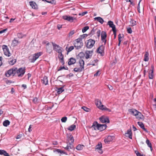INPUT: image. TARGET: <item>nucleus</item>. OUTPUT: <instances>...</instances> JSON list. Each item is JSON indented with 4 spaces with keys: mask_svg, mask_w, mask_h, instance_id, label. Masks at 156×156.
Here are the masks:
<instances>
[{
    "mask_svg": "<svg viewBox=\"0 0 156 156\" xmlns=\"http://www.w3.org/2000/svg\"><path fill=\"white\" fill-rule=\"evenodd\" d=\"M95 41L92 39H90L87 41V44L86 47L87 48H91L94 45L95 43Z\"/></svg>",
    "mask_w": 156,
    "mask_h": 156,
    "instance_id": "obj_5",
    "label": "nucleus"
},
{
    "mask_svg": "<svg viewBox=\"0 0 156 156\" xmlns=\"http://www.w3.org/2000/svg\"><path fill=\"white\" fill-rule=\"evenodd\" d=\"M76 59L73 58H71L69 59L68 64L69 65H71L75 64L76 62Z\"/></svg>",
    "mask_w": 156,
    "mask_h": 156,
    "instance_id": "obj_19",
    "label": "nucleus"
},
{
    "mask_svg": "<svg viewBox=\"0 0 156 156\" xmlns=\"http://www.w3.org/2000/svg\"><path fill=\"white\" fill-rule=\"evenodd\" d=\"M84 55H85L83 52H80L78 55V56L80 57L81 59L82 57L83 58Z\"/></svg>",
    "mask_w": 156,
    "mask_h": 156,
    "instance_id": "obj_49",
    "label": "nucleus"
},
{
    "mask_svg": "<svg viewBox=\"0 0 156 156\" xmlns=\"http://www.w3.org/2000/svg\"><path fill=\"white\" fill-rule=\"evenodd\" d=\"M95 103L98 108L101 110L104 105L102 104L101 101L98 99H96L95 100Z\"/></svg>",
    "mask_w": 156,
    "mask_h": 156,
    "instance_id": "obj_9",
    "label": "nucleus"
},
{
    "mask_svg": "<svg viewBox=\"0 0 156 156\" xmlns=\"http://www.w3.org/2000/svg\"><path fill=\"white\" fill-rule=\"evenodd\" d=\"M126 136H128L130 139H132V133L131 129H129L127 131L126 133H125Z\"/></svg>",
    "mask_w": 156,
    "mask_h": 156,
    "instance_id": "obj_14",
    "label": "nucleus"
},
{
    "mask_svg": "<svg viewBox=\"0 0 156 156\" xmlns=\"http://www.w3.org/2000/svg\"><path fill=\"white\" fill-rule=\"evenodd\" d=\"M74 75L72 73H70L69 74L66 76L67 77H71L73 76Z\"/></svg>",
    "mask_w": 156,
    "mask_h": 156,
    "instance_id": "obj_61",
    "label": "nucleus"
},
{
    "mask_svg": "<svg viewBox=\"0 0 156 156\" xmlns=\"http://www.w3.org/2000/svg\"><path fill=\"white\" fill-rule=\"evenodd\" d=\"M54 49L58 53H61L62 52L63 49L62 48L59 46L58 45L52 43Z\"/></svg>",
    "mask_w": 156,
    "mask_h": 156,
    "instance_id": "obj_4",
    "label": "nucleus"
},
{
    "mask_svg": "<svg viewBox=\"0 0 156 156\" xmlns=\"http://www.w3.org/2000/svg\"><path fill=\"white\" fill-rule=\"evenodd\" d=\"M28 14L30 15H32V16H35V15L32 12H31L30 11H29Z\"/></svg>",
    "mask_w": 156,
    "mask_h": 156,
    "instance_id": "obj_64",
    "label": "nucleus"
},
{
    "mask_svg": "<svg viewBox=\"0 0 156 156\" xmlns=\"http://www.w3.org/2000/svg\"><path fill=\"white\" fill-rule=\"evenodd\" d=\"M62 25L60 24H58L57 25V28L58 30H60V29L62 27Z\"/></svg>",
    "mask_w": 156,
    "mask_h": 156,
    "instance_id": "obj_62",
    "label": "nucleus"
},
{
    "mask_svg": "<svg viewBox=\"0 0 156 156\" xmlns=\"http://www.w3.org/2000/svg\"><path fill=\"white\" fill-rule=\"evenodd\" d=\"M67 136L69 144H72L73 143L74 141V139L72 135L70 134H67Z\"/></svg>",
    "mask_w": 156,
    "mask_h": 156,
    "instance_id": "obj_11",
    "label": "nucleus"
},
{
    "mask_svg": "<svg viewBox=\"0 0 156 156\" xmlns=\"http://www.w3.org/2000/svg\"><path fill=\"white\" fill-rule=\"evenodd\" d=\"M9 124L10 122L8 120L4 121L3 123V125L5 126H7Z\"/></svg>",
    "mask_w": 156,
    "mask_h": 156,
    "instance_id": "obj_37",
    "label": "nucleus"
},
{
    "mask_svg": "<svg viewBox=\"0 0 156 156\" xmlns=\"http://www.w3.org/2000/svg\"><path fill=\"white\" fill-rule=\"evenodd\" d=\"M0 154L3 155L5 156H9L6 151L2 150H0Z\"/></svg>",
    "mask_w": 156,
    "mask_h": 156,
    "instance_id": "obj_34",
    "label": "nucleus"
},
{
    "mask_svg": "<svg viewBox=\"0 0 156 156\" xmlns=\"http://www.w3.org/2000/svg\"><path fill=\"white\" fill-rule=\"evenodd\" d=\"M0 154L3 155L5 156H9L6 151L2 150H0Z\"/></svg>",
    "mask_w": 156,
    "mask_h": 156,
    "instance_id": "obj_33",
    "label": "nucleus"
},
{
    "mask_svg": "<svg viewBox=\"0 0 156 156\" xmlns=\"http://www.w3.org/2000/svg\"><path fill=\"white\" fill-rule=\"evenodd\" d=\"M101 110L102 111L106 110V111H107L109 112H111V111L110 109L107 108L105 106H104V107Z\"/></svg>",
    "mask_w": 156,
    "mask_h": 156,
    "instance_id": "obj_44",
    "label": "nucleus"
},
{
    "mask_svg": "<svg viewBox=\"0 0 156 156\" xmlns=\"http://www.w3.org/2000/svg\"><path fill=\"white\" fill-rule=\"evenodd\" d=\"M107 37L106 33L105 31H102L101 33V40L102 42L104 43V45L106 44L107 40L106 38Z\"/></svg>",
    "mask_w": 156,
    "mask_h": 156,
    "instance_id": "obj_6",
    "label": "nucleus"
},
{
    "mask_svg": "<svg viewBox=\"0 0 156 156\" xmlns=\"http://www.w3.org/2000/svg\"><path fill=\"white\" fill-rule=\"evenodd\" d=\"M16 59H12V58H11L9 59L8 62L9 64L12 65L16 62Z\"/></svg>",
    "mask_w": 156,
    "mask_h": 156,
    "instance_id": "obj_29",
    "label": "nucleus"
},
{
    "mask_svg": "<svg viewBox=\"0 0 156 156\" xmlns=\"http://www.w3.org/2000/svg\"><path fill=\"white\" fill-rule=\"evenodd\" d=\"M64 86H64L62 87L57 88V90L56 91H57V93L58 94H61L64 91L63 88Z\"/></svg>",
    "mask_w": 156,
    "mask_h": 156,
    "instance_id": "obj_28",
    "label": "nucleus"
},
{
    "mask_svg": "<svg viewBox=\"0 0 156 156\" xmlns=\"http://www.w3.org/2000/svg\"><path fill=\"white\" fill-rule=\"evenodd\" d=\"M30 5L32 8L34 9H38L37 5L36 3L33 1H30L29 2Z\"/></svg>",
    "mask_w": 156,
    "mask_h": 156,
    "instance_id": "obj_20",
    "label": "nucleus"
},
{
    "mask_svg": "<svg viewBox=\"0 0 156 156\" xmlns=\"http://www.w3.org/2000/svg\"><path fill=\"white\" fill-rule=\"evenodd\" d=\"M94 20H97L98 22H100L101 24H103L104 22L103 19L100 17H97L94 18Z\"/></svg>",
    "mask_w": 156,
    "mask_h": 156,
    "instance_id": "obj_26",
    "label": "nucleus"
},
{
    "mask_svg": "<svg viewBox=\"0 0 156 156\" xmlns=\"http://www.w3.org/2000/svg\"><path fill=\"white\" fill-rule=\"evenodd\" d=\"M17 36L19 38H22L23 37L21 33H18L17 34Z\"/></svg>",
    "mask_w": 156,
    "mask_h": 156,
    "instance_id": "obj_57",
    "label": "nucleus"
},
{
    "mask_svg": "<svg viewBox=\"0 0 156 156\" xmlns=\"http://www.w3.org/2000/svg\"><path fill=\"white\" fill-rule=\"evenodd\" d=\"M138 113L137 115L136 116V118L138 119H144V116L140 112H138Z\"/></svg>",
    "mask_w": 156,
    "mask_h": 156,
    "instance_id": "obj_24",
    "label": "nucleus"
},
{
    "mask_svg": "<svg viewBox=\"0 0 156 156\" xmlns=\"http://www.w3.org/2000/svg\"><path fill=\"white\" fill-rule=\"evenodd\" d=\"M127 31L129 34H131L132 32V30L130 27L127 28Z\"/></svg>",
    "mask_w": 156,
    "mask_h": 156,
    "instance_id": "obj_52",
    "label": "nucleus"
},
{
    "mask_svg": "<svg viewBox=\"0 0 156 156\" xmlns=\"http://www.w3.org/2000/svg\"><path fill=\"white\" fill-rule=\"evenodd\" d=\"M41 81L43 84L45 85L48 84V77L46 76H44L43 79H42Z\"/></svg>",
    "mask_w": 156,
    "mask_h": 156,
    "instance_id": "obj_27",
    "label": "nucleus"
},
{
    "mask_svg": "<svg viewBox=\"0 0 156 156\" xmlns=\"http://www.w3.org/2000/svg\"><path fill=\"white\" fill-rule=\"evenodd\" d=\"M146 143L147 144L148 147H151L152 145L151 143L150 142V141L148 139H147L146 141Z\"/></svg>",
    "mask_w": 156,
    "mask_h": 156,
    "instance_id": "obj_43",
    "label": "nucleus"
},
{
    "mask_svg": "<svg viewBox=\"0 0 156 156\" xmlns=\"http://www.w3.org/2000/svg\"><path fill=\"white\" fill-rule=\"evenodd\" d=\"M89 29V27L88 26H85L84 27L82 30L83 33H85L86 31Z\"/></svg>",
    "mask_w": 156,
    "mask_h": 156,
    "instance_id": "obj_42",
    "label": "nucleus"
},
{
    "mask_svg": "<svg viewBox=\"0 0 156 156\" xmlns=\"http://www.w3.org/2000/svg\"><path fill=\"white\" fill-rule=\"evenodd\" d=\"M81 68H75L74 69L73 71L75 72H81L83 70Z\"/></svg>",
    "mask_w": 156,
    "mask_h": 156,
    "instance_id": "obj_41",
    "label": "nucleus"
},
{
    "mask_svg": "<svg viewBox=\"0 0 156 156\" xmlns=\"http://www.w3.org/2000/svg\"><path fill=\"white\" fill-rule=\"evenodd\" d=\"M151 68L152 69V70H151V73H149V78L150 79H152L153 78L154 75H153V72H154V67L153 66H151Z\"/></svg>",
    "mask_w": 156,
    "mask_h": 156,
    "instance_id": "obj_32",
    "label": "nucleus"
},
{
    "mask_svg": "<svg viewBox=\"0 0 156 156\" xmlns=\"http://www.w3.org/2000/svg\"><path fill=\"white\" fill-rule=\"evenodd\" d=\"M130 22V25L132 26H133L136 25V21L133 19H131Z\"/></svg>",
    "mask_w": 156,
    "mask_h": 156,
    "instance_id": "obj_38",
    "label": "nucleus"
},
{
    "mask_svg": "<svg viewBox=\"0 0 156 156\" xmlns=\"http://www.w3.org/2000/svg\"><path fill=\"white\" fill-rule=\"evenodd\" d=\"M2 48L5 55L8 57H9L11 55L7 46L4 45L2 46Z\"/></svg>",
    "mask_w": 156,
    "mask_h": 156,
    "instance_id": "obj_2",
    "label": "nucleus"
},
{
    "mask_svg": "<svg viewBox=\"0 0 156 156\" xmlns=\"http://www.w3.org/2000/svg\"><path fill=\"white\" fill-rule=\"evenodd\" d=\"M83 43L82 42H75L74 44V46L76 49H78L80 48L83 46Z\"/></svg>",
    "mask_w": 156,
    "mask_h": 156,
    "instance_id": "obj_13",
    "label": "nucleus"
},
{
    "mask_svg": "<svg viewBox=\"0 0 156 156\" xmlns=\"http://www.w3.org/2000/svg\"><path fill=\"white\" fill-rule=\"evenodd\" d=\"M76 42H82V38L81 37H79L78 39H77L76 40Z\"/></svg>",
    "mask_w": 156,
    "mask_h": 156,
    "instance_id": "obj_51",
    "label": "nucleus"
},
{
    "mask_svg": "<svg viewBox=\"0 0 156 156\" xmlns=\"http://www.w3.org/2000/svg\"><path fill=\"white\" fill-rule=\"evenodd\" d=\"M97 36L99 38L100 35L101 34V30H99L97 32Z\"/></svg>",
    "mask_w": 156,
    "mask_h": 156,
    "instance_id": "obj_56",
    "label": "nucleus"
},
{
    "mask_svg": "<svg viewBox=\"0 0 156 156\" xmlns=\"http://www.w3.org/2000/svg\"><path fill=\"white\" fill-rule=\"evenodd\" d=\"M104 49L105 46L103 45H101L97 49V52L100 54L101 56H103L104 55Z\"/></svg>",
    "mask_w": 156,
    "mask_h": 156,
    "instance_id": "obj_7",
    "label": "nucleus"
},
{
    "mask_svg": "<svg viewBox=\"0 0 156 156\" xmlns=\"http://www.w3.org/2000/svg\"><path fill=\"white\" fill-rule=\"evenodd\" d=\"M108 87L110 90H112L113 89V87L111 85H108Z\"/></svg>",
    "mask_w": 156,
    "mask_h": 156,
    "instance_id": "obj_63",
    "label": "nucleus"
},
{
    "mask_svg": "<svg viewBox=\"0 0 156 156\" xmlns=\"http://www.w3.org/2000/svg\"><path fill=\"white\" fill-rule=\"evenodd\" d=\"M100 71L99 70H98L96 73L94 74V76H97L100 75Z\"/></svg>",
    "mask_w": 156,
    "mask_h": 156,
    "instance_id": "obj_53",
    "label": "nucleus"
},
{
    "mask_svg": "<svg viewBox=\"0 0 156 156\" xmlns=\"http://www.w3.org/2000/svg\"><path fill=\"white\" fill-rule=\"evenodd\" d=\"M108 25H109L110 27H111L112 30L116 29L115 25L111 21H109L108 22Z\"/></svg>",
    "mask_w": 156,
    "mask_h": 156,
    "instance_id": "obj_22",
    "label": "nucleus"
},
{
    "mask_svg": "<svg viewBox=\"0 0 156 156\" xmlns=\"http://www.w3.org/2000/svg\"><path fill=\"white\" fill-rule=\"evenodd\" d=\"M82 108L85 111L87 112H88L90 111V109L87 108L85 106H83L82 107Z\"/></svg>",
    "mask_w": 156,
    "mask_h": 156,
    "instance_id": "obj_48",
    "label": "nucleus"
},
{
    "mask_svg": "<svg viewBox=\"0 0 156 156\" xmlns=\"http://www.w3.org/2000/svg\"><path fill=\"white\" fill-rule=\"evenodd\" d=\"M62 18L64 20H67L70 22H73V20L74 19H75V18L67 15H64L63 16Z\"/></svg>",
    "mask_w": 156,
    "mask_h": 156,
    "instance_id": "obj_8",
    "label": "nucleus"
},
{
    "mask_svg": "<svg viewBox=\"0 0 156 156\" xmlns=\"http://www.w3.org/2000/svg\"><path fill=\"white\" fill-rule=\"evenodd\" d=\"M99 119L100 121L102 123H108L109 122L108 118L107 117H105L103 116H101Z\"/></svg>",
    "mask_w": 156,
    "mask_h": 156,
    "instance_id": "obj_10",
    "label": "nucleus"
},
{
    "mask_svg": "<svg viewBox=\"0 0 156 156\" xmlns=\"http://www.w3.org/2000/svg\"><path fill=\"white\" fill-rule=\"evenodd\" d=\"M107 127L106 124H99L98 127V130L100 131H102L106 129Z\"/></svg>",
    "mask_w": 156,
    "mask_h": 156,
    "instance_id": "obj_17",
    "label": "nucleus"
},
{
    "mask_svg": "<svg viewBox=\"0 0 156 156\" xmlns=\"http://www.w3.org/2000/svg\"><path fill=\"white\" fill-rule=\"evenodd\" d=\"M137 124L140 126V128L143 129L145 132H146L147 133L148 132V131L145 128L144 125L142 122H137Z\"/></svg>",
    "mask_w": 156,
    "mask_h": 156,
    "instance_id": "obj_25",
    "label": "nucleus"
},
{
    "mask_svg": "<svg viewBox=\"0 0 156 156\" xmlns=\"http://www.w3.org/2000/svg\"><path fill=\"white\" fill-rule=\"evenodd\" d=\"M79 63L80 65V68L83 69L84 68V62L83 60L81 58H80L79 60Z\"/></svg>",
    "mask_w": 156,
    "mask_h": 156,
    "instance_id": "obj_30",
    "label": "nucleus"
},
{
    "mask_svg": "<svg viewBox=\"0 0 156 156\" xmlns=\"http://www.w3.org/2000/svg\"><path fill=\"white\" fill-rule=\"evenodd\" d=\"M76 128V126L75 125H72L68 127L67 129L70 131H72L74 129H75Z\"/></svg>",
    "mask_w": 156,
    "mask_h": 156,
    "instance_id": "obj_36",
    "label": "nucleus"
},
{
    "mask_svg": "<svg viewBox=\"0 0 156 156\" xmlns=\"http://www.w3.org/2000/svg\"><path fill=\"white\" fill-rule=\"evenodd\" d=\"M74 47L73 46H72L70 47L67 50V53H68L69 52L73 50L74 49Z\"/></svg>",
    "mask_w": 156,
    "mask_h": 156,
    "instance_id": "obj_46",
    "label": "nucleus"
},
{
    "mask_svg": "<svg viewBox=\"0 0 156 156\" xmlns=\"http://www.w3.org/2000/svg\"><path fill=\"white\" fill-rule=\"evenodd\" d=\"M57 151L58 153H60L61 154H65V152L64 151H63L60 150L59 149H57Z\"/></svg>",
    "mask_w": 156,
    "mask_h": 156,
    "instance_id": "obj_59",
    "label": "nucleus"
},
{
    "mask_svg": "<svg viewBox=\"0 0 156 156\" xmlns=\"http://www.w3.org/2000/svg\"><path fill=\"white\" fill-rule=\"evenodd\" d=\"M75 33V31L74 30H72L69 33V36H70L73 34Z\"/></svg>",
    "mask_w": 156,
    "mask_h": 156,
    "instance_id": "obj_54",
    "label": "nucleus"
},
{
    "mask_svg": "<svg viewBox=\"0 0 156 156\" xmlns=\"http://www.w3.org/2000/svg\"><path fill=\"white\" fill-rule=\"evenodd\" d=\"M135 152L137 156H144L143 154H141L139 151H135Z\"/></svg>",
    "mask_w": 156,
    "mask_h": 156,
    "instance_id": "obj_50",
    "label": "nucleus"
},
{
    "mask_svg": "<svg viewBox=\"0 0 156 156\" xmlns=\"http://www.w3.org/2000/svg\"><path fill=\"white\" fill-rule=\"evenodd\" d=\"M114 138V136H108L107 138L104 140L105 143H109L110 142L112 141Z\"/></svg>",
    "mask_w": 156,
    "mask_h": 156,
    "instance_id": "obj_12",
    "label": "nucleus"
},
{
    "mask_svg": "<svg viewBox=\"0 0 156 156\" xmlns=\"http://www.w3.org/2000/svg\"><path fill=\"white\" fill-rule=\"evenodd\" d=\"M96 150L100 154H102L103 153V151L101 148L98 149Z\"/></svg>",
    "mask_w": 156,
    "mask_h": 156,
    "instance_id": "obj_58",
    "label": "nucleus"
},
{
    "mask_svg": "<svg viewBox=\"0 0 156 156\" xmlns=\"http://www.w3.org/2000/svg\"><path fill=\"white\" fill-rule=\"evenodd\" d=\"M93 51H87L85 52V57L86 59H88L91 57L92 55Z\"/></svg>",
    "mask_w": 156,
    "mask_h": 156,
    "instance_id": "obj_18",
    "label": "nucleus"
},
{
    "mask_svg": "<svg viewBox=\"0 0 156 156\" xmlns=\"http://www.w3.org/2000/svg\"><path fill=\"white\" fill-rule=\"evenodd\" d=\"M102 147V144L100 142L99 143L98 145H97L95 147V149L96 150L98 149L101 148Z\"/></svg>",
    "mask_w": 156,
    "mask_h": 156,
    "instance_id": "obj_40",
    "label": "nucleus"
},
{
    "mask_svg": "<svg viewBox=\"0 0 156 156\" xmlns=\"http://www.w3.org/2000/svg\"><path fill=\"white\" fill-rule=\"evenodd\" d=\"M148 53L147 52L145 54L144 56V60L145 61H148L149 60V58H148Z\"/></svg>",
    "mask_w": 156,
    "mask_h": 156,
    "instance_id": "obj_39",
    "label": "nucleus"
},
{
    "mask_svg": "<svg viewBox=\"0 0 156 156\" xmlns=\"http://www.w3.org/2000/svg\"><path fill=\"white\" fill-rule=\"evenodd\" d=\"M67 120V118L66 117H62L61 119V121L62 122H65Z\"/></svg>",
    "mask_w": 156,
    "mask_h": 156,
    "instance_id": "obj_47",
    "label": "nucleus"
},
{
    "mask_svg": "<svg viewBox=\"0 0 156 156\" xmlns=\"http://www.w3.org/2000/svg\"><path fill=\"white\" fill-rule=\"evenodd\" d=\"M20 43V42L18 40L15 38L12 41V45L13 46H15Z\"/></svg>",
    "mask_w": 156,
    "mask_h": 156,
    "instance_id": "obj_31",
    "label": "nucleus"
},
{
    "mask_svg": "<svg viewBox=\"0 0 156 156\" xmlns=\"http://www.w3.org/2000/svg\"><path fill=\"white\" fill-rule=\"evenodd\" d=\"M25 67H21L18 69L16 67L13 68L5 73V76L7 77H9L12 75L14 76L17 74L19 77H22L23 76L25 72Z\"/></svg>",
    "mask_w": 156,
    "mask_h": 156,
    "instance_id": "obj_1",
    "label": "nucleus"
},
{
    "mask_svg": "<svg viewBox=\"0 0 156 156\" xmlns=\"http://www.w3.org/2000/svg\"><path fill=\"white\" fill-rule=\"evenodd\" d=\"M95 30H94V28H93L91 31L90 32L89 34V35L91 36L93 35L94 34Z\"/></svg>",
    "mask_w": 156,
    "mask_h": 156,
    "instance_id": "obj_45",
    "label": "nucleus"
},
{
    "mask_svg": "<svg viewBox=\"0 0 156 156\" xmlns=\"http://www.w3.org/2000/svg\"><path fill=\"white\" fill-rule=\"evenodd\" d=\"M59 54L58 55V58L59 60H60V62L62 63V65L64 64V56L62 54V52L61 53H59Z\"/></svg>",
    "mask_w": 156,
    "mask_h": 156,
    "instance_id": "obj_21",
    "label": "nucleus"
},
{
    "mask_svg": "<svg viewBox=\"0 0 156 156\" xmlns=\"http://www.w3.org/2000/svg\"><path fill=\"white\" fill-rule=\"evenodd\" d=\"M97 122H94L91 128L94 130H98V127L99 126Z\"/></svg>",
    "mask_w": 156,
    "mask_h": 156,
    "instance_id": "obj_23",
    "label": "nucleus"
},
{
    "mask_svg": "<svg viewBox=\"0 0 156 156\" xmlns=\"http://www.w3.org/2000/svg\"><path fill=\"white\" fill-rule=\"evenodd\" d=\"M128 112L130 113L131 114L136 116L137 114L138 113V111L134 109H130L128 110Z\"/></svg>",
    "mask_w": 156,
    "mask_h": 156,
    "instance_id": "obj_15",
    "label": "nucleus"
},
{
    "mask_svg": "<svg viewBox=\"0 0 156 156\" xmlns=\"http://www.w3.org/2000/svg\"><path fill=\"white\" fill-rule=\"evenodd\" d=\"M42 54V53L41 52L35 53L33 55L32 58L30 59V62H34Z\"/></svg>",
    "mask_w": 156,
    "mask_h": 156,
    "instance_id": "obj_3",
    "label": "nucleus"
},
{
    "mask_svg": "<svg viewBox=\"0 0 156 156\" xmlns=\"http://www.w3.org/2000/svg\"><path fill=\"white\" fill-rule=\"evenodd\" d=\"M63 69H65L67 70L68 69V68H67V69H66V68H65V67L64 66H63V67L61 66L58 69V71H59L60 70H62Z\"/></svg>",
    "mask_w": 156,
    "mask_h": 156,
    "instance_id": "obj_55",
    "label": "nucleus"
},
{
    "mask_svg": "<svg viewBox=\"0 0 156 156\" xmlns=\"http://www.w3.org/2000/svg\"><path fill=\"white\" fill-rule=\"evenodd\" d=\"M113 32V34L114 35V38H115L116 36V29L112 30Z\"/></svg>",
    "mask_w": 156,
    "mask_h": 156,
    "instance_id": "obj_60",
    "label": "nucleus"
},
{
    "mask_svg": "<svg viewBox=\"0 0 156 156\" xmlns=\"http://www.w3.org/2000/svg\"><path fill=\"white\" fill-rule=\"evenodd\" d=\"M64 148L67 151L69 152H71L72 150H74V148L73 147V146L72 144H69V145H68Z\"/></svg>",
    "mask_w": 156,
    "mask_h": 156,
    "instance_id": "obj_16",
    "label": "nucleus"
},
{
    "mask_svg": "<svg viewBox=\"0 0 156 156\" xmlns=\"http://www.w3.org/2000/svg\"><path fill=\"white\" fill-rule=\"evenodd\" d=\"M84 147L83 145L79 144L76 147V149L79 151L83 149Z\"/></svg>",
    "mask_w": 156,
    "mask_h": 156,
    "instance_id": "obj_35",
    "label": "nucleus"
}]
</instances>
